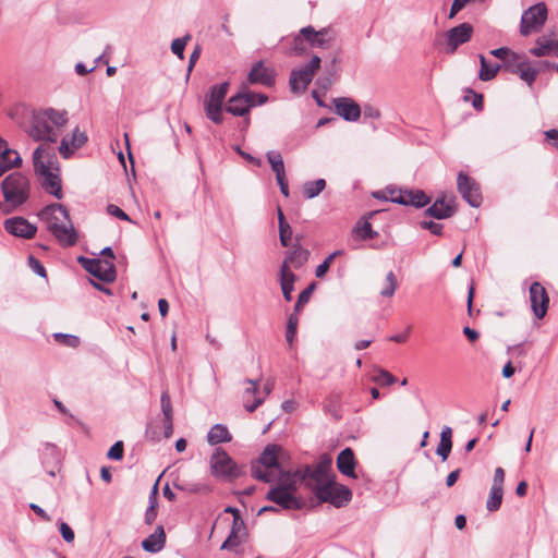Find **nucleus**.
I'll use <instances>...</instances> for the list:
<instances>
[{
  "mask_svg": "<svg viewBox=\"0 0 558 558\" xmlns=\"http://www.w3.org/2000/svg\"><path fill=\"white\" fill-rule=\"evenodd\" d=\"M33 165L35 173L41 178V186L44 190L58 199H61L63 194L54 149L46 145L38 146L33 153Z\"/></svg>",
  "mask_w": 558,
  "mask_h": 558,
  "instance_id": "1",
  "label": "nucleus"
},
{
  "mask_svg": "<svg viewBox=\"0 0 558 558\" xmlns=\"http://www.w3.org/2000/svg\"><path fill=\"white\" fill-rule=\"evenodd\" d=\"M38 217L47 225L48 230L60 245L69 247L76 244L77 232L65 206L62 204L48 205L39 211Z\"/></svg>",
  "mask_w": 558,
  "mask_h": 558,
  "instance_id": "2",
  "label": "nucleus"
},
{
  "mask_svg": "<svg viewBox=\"0 0 558 558\" xmlns=\"http://www.w3.org/2000/svg\"><path fill=\"white\" fill-rule=\"evenodd\" d=\"M66 111H59L50 108L33 116L31 125L27 129V134L34 141L54 143L60 135L61 129L66 124Z\"/></svg>",
  "mask_w": 558,
  "mask_h": 558,
  "instance_id": "3",
  "label": "nucleus"
},
{
  "mask_svg": "<svg viewBox=\"0 0 558 558\" xmlns=\"http://www.w3.org/2000/svg\"><path fill=\"white\" fill-rule=\"evenodd\" d=\"M1 191L5 202L17 209L29 198L31 181L22 172H13L1 182Z\"/></svg>",
  "mask_w": 558,
  "mask_h": 558,
  "instance_id": "4",
  "label": "nucleus"
},
{
  "mask_svg": "<svg viewBox=\"0 0 558 558\" xmlns=\"http://www.w3.org/2000/svg\"><path fill=\"white\" fill-rule=\"evenodd\" d=\"M331 463V457L324 453L319 457L318 462L315 465H304L302 469H298L296 475L304 480V484L307 488L313 489L316 486L335 478V475L330 474Z\"/></svg>",
  "mask_w": 558,
  "mask_h": 558,
  "instance_id": "5",
  "label": "nucleus"
},
{
  "mask_svg": "<svg viewBox=\"0 0 558 558\" xmlns=\"http://www.w3.org/2000/svg\"><path fill=\"white\" fill-rule=\"evenodd\" d=\"M316 498L322 502H329L336 508L347 506L352 499L349 487L337 484L335 478L327 481L312 489Z\"/></svg>",
  "mask_w": 558,
  "mask_h": 558,
  "instance_id": "6",
  "label": "nucleus"
},
{
  "mask_svg": "<svg viewBox=\"0 0 558 558\" xmlns=\"http://www.w3.org/2000/svg\"><path fill=\"white\" fill-rule=\"evenodd\" d=\"M210 470L215 477L225 481H233L244 474L243 466H239L221 448H217L211 454Z\"/></svg>",
  "mask_w": 558,
  "mask_h": 558,
  "instance_id": "7",
  "label": "nucleus"
},
{
  "mask_svg": "<svg viewBox=\"0 0 558 558\" xmlns=\"http://www.w3.org/2000/svg\"><path fill=\"white\" fill-rule=\"evenodd\" d=\"M267 99L265 94L254 93L244 87L242 92L229 99L227 111L233 116L242 117L248 113L252 107L263 105Z\"/></svg>",
  "mask_w": 558,
  "mask_h": 558,
  "instance_id": "8",
  "label": "nucleus"
},
{
  "mask_svg": "<svg viewBox=\"0 0 558 558\" xmlns=\"http://www.w3.org/2000/svg\"><path fill=\"white\" fill-rule=\"evenodd\" d=\"M547 20V8L544 2H538L527 10L521 16L520 34L529 36L542 29Z\"/></svg>",
  "mask_w": 558,
  "mask_h": 558,
  "instance_id": "9",
  "label": "nucleus"
},
{
  "mask_svg": "<svg viewBox=\"0 0 558 558\" xmlns=\"http://www.w3.org/2000/svg\"><path fill=\"white\" fill-rule=\"evenodd\" d=\"M322 60L314 56L311 61L299 70H293L290 75V88L293 93L304 92L312 82L315 73L320 68Z\"/></svg>",
  "mask_w": 558,
  "mask_h": 558,
  "instance_id": "10",
  "label": "nucleus"
},
{
  "mask_svg": "<svg viewBox=\"0 0 558 558\" xmlns=\"http://www.w3.org/2000/svg\"><path fill=\"white\" fill-rule=\"evenodd\" d=\"M472 34L473 26L470 23H462L448 29L445 33L444 41L438 43V45L444 46V51L451 54L454 53L461 45L470 41Z\"/></svg>",
  "mask_w": 558,
  "mask_h": 558,
  "instance_id": "11",
  "label": "nucleus"
},
{
  "mask_svg": "<svg viewBox=\"0 0 558 558\" xmlns=\"http://www.w3.org/2000/svg\"><path fill=\"white\" fill-rule=\"evenodd\" d=\"M78 262L86 271L99 280L104 282H112L116 280V268L111 260L80 257Z\"/></svg>",
  "mask_w": 558,
  "mask_h": 558,
  "instance_id": "12",
  "label": "nucleus"
},
{
  "mask_svg": "<svg viewBox=\"0 0 558 558\" xmlns=\"http://www.w3.org/2000/svg\"><path fill=\"white\" fill-rule=\"evenodd\" d=\"M504 70L512 74H518L529 86L534 83L537 74L539 73L538 69L531 66L525 56L517 52L513 54V60L511 58L507 61Z\"/></svg>",
  "mask_w": 558,
  "mask_h": 558,
  "instance_id": "13",
  "label": "nucleus"
},
{
  "mask_svg": "<svg viewBox=\"0 0 558 558\" xmlns=\"http://www.w3.org/2000/svg\"><path fill=\"white\" fill-rule=\"evenodd\" d=\"M301 35L311 47L320 49L330 48L337 36L336 32L330 27L316 31L311 25L301 28Z\"/></svg>",
  "mask_w": 558,
  "mask_h": 558,
  "instance_id": "14",
  "label": "nucleus"
},
{
  "mask_svg": "<svg viewBox=\"0 0 558 558\" xmlns=\"http://www.w3.org/2000/svg\"><path fill=\"white\" fill-rule=\"evenodd\" d=\"M457 184L459 193L468 204L472 207H478L481 205L482 194L480 185L473 178L460 172L458 174Z\"/></svg>",
  "mask_w": 558,
  "mask_h": 558,
  "instance_id": "15",
  "label": "nucleus"
},
{
  "mask_svg": "<svg viewBox=\"0 0 558 558\" xmlns=\"http://www.w3.org/2000/svg\"><path fill=\"white\" fill-rule=\"evenodd\" d=\"M266 499L272 501L284 510H299L302 508V501L295 497L292 492H288L284 486H274L266 495Z\"/></svg>",
  "mask_w": 558,
  "mask_h": 558,
  "instance_id": "16",
  "label": "nucleus"
},
{
  "mask_svg": "<svg viewBox=\"0 0 558 558\" xmlns=\"http://www.w3.org/2000/svg\"><path fill=\"white\" fill-rule=\"evenodd\" d=\"M4 229L8 233L23 239H32L37 232V227L24 217H12L4 221Z\"/></svg>",
  "mask_w": 558,
  "mask_h": 558,
  "instance_id": "17",
  "label": "nucleus"
},
{
  "mask_svg": "<svg viewBox=\"0 0 558 558\" xmlns=\"http://www.w3.org/2000/svg\"><path fill=\"white\" fill-rule=\"evenodd\" d=\"M504 482L505 471L502 468L498 466L495 470L493 485L486 501V508L488 511H497L500 508L504 495Z\"/></svg>",
  "mask_w": 558,
  "mask_h": 558,
  "instance_id": "18",
  "label": "nucleus"
},
{
  "mask_svg": "<svg viewBox=\"0 0 558 558\" xmlns=\"http://www.w3.org/2000/svg\"><path fill=\"white\" fill-rule=\"evenodd\" d=\"M530 301L534 315L541 319L548 308V295L545 288L539 282H533L530 287Z\"/></svg>",
  "mask_w": 558,
  "mask_h": 558,
  "instance_id": "19",
  "label": "nucleus"
},
{
  "mask_svg": "<svg viewBox=\"0 0 558 558\" xmlns=\"http://www.w3.org/2000/svg\"><path fill=\"white\" fill-rule=\"evenodd\" d=\"M244 384H246L247 387L242 393L243 407L246 411L252 413L264 403L265 397H260L258 380L245 379Z\"/></svg>",
  "mask_w": 558,
  "mask_h": 558,
  "instance_id": "20",
  "label": "nucleus"
},
{
  "mask_svg": "<svg viewBox=\"0 0 558 558\" xmlns=\"http://www.w3.org/2000/svg\"><path fill=\"white\" fill-rule=\"evenodd\" d=\"M275 70L265 66L263 61H258L253 64L251 71L247 74V82L250 84H260L266 87H270L275 84Z\"/></svg>",
  "mask_w": 558,
  "mask_h": 558,
  "instance_id": "21",
  "label": "nucleus"
},
{
  "mask_svg": "<svg viewBox=\"0 0 558 558\" xmlns=\"http://www.w3.org/2000/svg\"><path fill=\"white\" fill-rule=\"evenodd\" d=\"M391 202L401 204V205H412L417 208L426 206L430 199L429 197L420 190L416 191H399L391 192Z\"/></svg>",
  "mask_w": 558,
  "mask_h": 558,
  "instance_id": "22",
  "label": "nucleus"
},
{
  "mask_svg": "<svg viewBox=\"0 0 558 558\" xmlns=\"http://www.w3.org/2000/svg\"><path fill=\"white\" fill-rule=\"evenodd\" d=\"M247 532L243 519H233L231 531L227 539L222 543L220 549L234 550L246 539Z\"/></svg>",
  "mask_w": 558,
  "mask_h": 558,
  "instance_id": "23",
  "label": "nucleus"
},
{
  "mask_svg": "<svg viewBox=\"0 0 558 558\" xmlns=\"http://www.w3.org/2000/svg\"><path fill=\"white\" fill-rule=\"evenodd\" d=\"M336 112L345 121H356L361 116L360 106L351 98L335 99Z\"/></svg>",
  "mask_w": 558,
  "mask_h": 558,
  "instance_id": "24",
  "label": "nucleus"
},
{
  "mask_svg": "<svg viewBox=\"0 0 558 558\" xmlns=\"http://www.w3.org/2000/svg\"><path fill=\"white\" fill-rule=\"evenodd\" d=\"M355 465L354 451L349 447L341 450L337 457V469L339 472L348 477L356 478Z\"/></svg>",
  "mask_w": 558,
  "mask_h": 558,
  "instance_id": "25",
  "label": "nucleus"
},
{
  "mask_svg": "<svg viewBox=\"0 0 558 558\" xmlns=\"http://www.w3.org/2000/svg\"><path fill=\"white\" fill-rule=\"evenodd\" d=\"M166 545V533L162 525H158L153 534L142 542V548L147 553H158Z\"/></svg>",
  "mask_w": 558,
  "mask_h": 558,
  "instance_id": "26",
  "label": "nucleus"
},
{
  "mask_svg": "<svg viewBox=\"0 0 558 558\" xmlns=\"http://www.w3.org/2000/svg\"><path fill=\"white\" fill-rule=\"evenodd\" d=\"M308 250L295 246L291 252H289L281 266H287V270H291V267L299 269L308 260Z\"/></svg>",
  "mask_w": 558,
  "mask_h": 558,
  "instance_id": "27",
  "label": "nucleus"
},
{
  "mask_svg": "<svg viewBox=\"0 0 558 558\" xmlns=\"http://www.w3.org/2000/svg\"><path fill=\"white\" fill-rule=\"evenodd\" d=\"M295 280L296 276L291 270H287V266L280 267V286L283 298L288 302L292 299L291 293L294 289Z\"/></svg>",
  "mask_w": 558,
  "mask_h": 558,
  "instance_id": "28",
  "label": "nucleus"
},
{
  "mask_svg": "<svg viewBox=\"0 0 558 558\" xmlns=\"http://www.w3.org/2000/svg\"><path fill=\"white\" fill-rule=\"evenodd\" d=\"M280 447L277 445H268L258 458V462L265 466V469H279L278 463V451Z\"/></svg>",
  "mask_w": 558,
  "mask_h": 558,
  "instance_id": "29",
  "label": "nucleus"
},
{
  "mask_svg": "<svg viewBox=\"0 0 558 558\" xmlns=\"http://www.w3.org/2000/svg\"><path fill=\"white\" fill-rule=\"evenodd\" d=\"M454 209L450 205L446 204L444 198L437 199L430 207L425 211L426 215L436 219H446L453 215Z\"/></svg>",
  "mask_w": 558,
  "mask_h": 558,
  "instance_id": "30",
  "label": "nucleus"
},
{
  "mask_svg": "<svg viewBox=\"0 0 558 558\" xmlns=\"http://www.w3.org/2000/svg\"><path fill=\"white\" fill-rule=\"evenodd\" d=\"M0 161L5 163H12V168L19 167L22 162L20 154L11 149L5 140L0 137Z\"/></svg>",
  "mask_w": 558,
  "mask_h": 558,
  "instance_id": "31",
  "label": "nucleus"
},
{
  "mask_svg": "<svg viewBox=\"0 0 558 558\" xmlns=\"http://www.w3.org/2000/svg\"><path fill=\"white\" fill-rule=\"evenodd\" d=\"M352 235L361 241H365L378 236V232L373 230L368 220L362 219L353 228Z\"/></svg>",
  "mask_w": 558,
  "mask_h": 558,
  "instance_id": "32",
  "label": "nucleus"
},
{
  "mask_svg": "<svg viewBox=\"0 0 558 558\" xmlns=\"http://www.w3.org/2000/svg\"><path fill=\"white\" fill-rule=\"evenodd\" d=\"M231 435L228 428L222 424L214 425L207 435V441L210 445H217L221 442H228L231 440Z\"/></svg>",
  "mask_w": 558,
  "mask_h": 558,
  "instance_id": "33",
  "label": "nucleus"
},
{
  "mask_svg": "<svg viewBox=\"0 0 558 558\" xmlns=\"http://www.w3.org/2000/svg\"><path fill=\"white\" fill-rule=\"evenodd\" d=\"M229 83L223 82L219 85H214L209 95L205 98V104L222 106V102L228 94Z\"/></svg>",
  "mask_w": 558,
  "mask_h": 558,
  "instance_id": "34",
  "label": "nucleus"
},
{
  "mask_svg": "<svg viewBox=\"0 0 558 558\" xmlns=\"http://www.w3.org/2000/svg\"><path fill=\"white\" fill-rule=\"evenodd\" d=\"M296 474H298V470L294 471L293 473H291V472H286V471L279 469V476H278L279 482L276 486H284L288 489V492H292V494H294L296 490V483L298 482L304 483V480L301 478Z\"/></svg>",
  "mask_w": 558,
  "mask_h": 558,
  "instance_id": "35",
  "label": "nucleus"
},
{
  "mask_svg": "<svg viewBox=\"0 0 558 558\" xmlns=\"http://www.w3.org/2000/svg\"><path fill=\"white\" fill-rule=\"evenodd\" d=\"M478 59H480V63H481L478 78L483 82H488V81L493 80L497 75L499 70L501 69V65L500 64H495V65L489 64L483 54H478Z\"/></svg>",
  "mask_w": 558,
  "mask_h": 558,
  "instance_id": "36",
  "label": "nucleus"
},
{
  "mask_svg": "<svg viewBox=\"0 0 558 558\" xmlns=\"http://www.w3.org/2000/svg\"><path fill=\"white\" fill-rule=\"evenodd\" d=\"M554 40L547 36H541L536 39V46L530 49V53L535 57L551 56V46Z\"/></svg>",
  "mask_w": 558,
  "mask_h": 558,
  "instance_id": "37",
  "label": "nucleus"
},
{
  "mask_svg": "<svg viewBox=\"0 0 558 558\" xmlns=\"http://www.w3.org/2000/svg\"><path fill=\"white\" fill-rule=\"evenodd\" d=\"M278 223H279V239L282 246H288L292 235V229L287 222L284 215L280 207H278Z\"/></svg>",
  "mask_w": 558,
  "mask_h": 558,
  "instance_id": "38",
  "label": "nucleus"
},
{
  "mask_svg": "<svg viewBox=\"0 0 558 558\" xmlns=\"http://www.w3.org/2000/svg\"><path fill=\"white\" fill-rule=\"evenodd\" d=\"M267 159L271 166V170L276 174V180H280V178L286 177L284 163L280 153L269 151L267 154Z\"/></svg>",
  "mask_w": 558,
  "mask_h": 558,
  "instance_id": "39",
  "label": "nucleus"
},
{
  "mask_svg": "<svg viewBox=\"0 0 558 558\" xmlns=\"http://www.w3.org/2000/svg\"><path fill=\"white\" fill-rule=\"evenodd\" d=\"M268 469H265L263 464H260L258 461H255L252 463L251 473L252 476L258 481L265 482V483H271L277 477L274 474V471H267Z\"/></svg>",
  "mask_w": 558,
  "mask_h": 558,
  "instance_id": "40",
  "label": "nucleus"
},
{
  "mask_svg": "<svg viewBox=\"0 0 558 558\" xmlns=\"http://www.w3.org/2000/svg\"><path fill=\"white\" fill-rule=\"evenodd\" d=\"M326 187V181L324 179H317L308 181L303 184V192L306 198H314L318 196Z\"/></svg>",
  "mask_w": 558,
  "mask_h": 558,
  "instance_id": "41",
  "label": "nucleus"
},
{
  "mask_svg": "<svg viewBox=\"0 0 558 558\" xmlns=\"http://www.w3.org/2000/svg\"><path fill=\"white\" fill-rule=\"evenodd\" d=\"M157 485L158 482H156L153 487L151 494L149 496V506L145 512V523L149 525L156 520L157 517Z\"/></svg>",
  "mask_w": 558,
  "mask_h": 558,
  "instance_id": "42",
  "label": "nucleus"
},
{
  "mask_svg": "<svg viewBox=\"0 0 558 558\" xmlns=\"http://www.w3.org/2000/svg\"><path fill=\"white\" fill-rule=\"evenodd\" d=\"M398 287L397 278L393 271H389L385 279V287L380 290V295L384 298L393 296Z\"/></svg>",
  "mask_w": 558,
  "mask_h": 558,
  "instance_id": "43",
  "label": "nucleus"
},
{
  "mask_svg": "<svg viewBox=\"0 0 558 558\" xmlns=\"http://www.w3.org/2000/svg\"><path fill=\"white\" fill-rule=\"evenodd\" d=\"M174 487L191 494L195 493H208L209 486L201 483H174Z\"/></svg>",
  "mask_w": 558,
  "mask_h": 558,
  "instance_id": "44",
  "label": "nucleus"
},
{
  "mask_svg": "<svg viewBox=\"0 0 558 558\" xmlns=\"http://www.w3.org/2000/svg\"><path fill=\"white\" fill-rule=\"evenodd\" d=\"M206 117L214 123H221L223 120L222 106L205 104Z\"/></svg>",
  "mask_w": 558,
  "mask_h": 558,
  "instance_id": "45",
  "label": "nucleus"
},
{
  "mask_svg": "<svg viewBox=\"0 0 558 558\" xmlns=\"http://www.w3.org/2000/svg\"><path fill=\"white\" fill-rule=\"evenodd\" d=\"M161 411L163 414V421H169V418H173V409L171 404V399L168 391H163L160 397Z\"/></svg>",
  "mask_w": 558,
  "mask_h": 558,
  "instance_id": "46",
  "label": "nucleus"
},
{
  "mask_svg": "<svg viewBox=\"0 0 558 558\" xmlns=\"http://www.w3.org/2000/svg\"><path fill=\"white\" fill-rule=\"evenodd\" d=\"M372 380L383 386H390L396 383V377L389 372L380 368L372 377Z\"/></svg>",
  "mask_w": 558,
  "mask_h": 558,
  "instance_id": "47",
  "label": "nucleus"
},
{
  "mask_svg": "<svg viewBox=\"0 0 558 558\" xmlns=\"http://www.w3.org/2000/svg\"><path fill=\"white\" fill-rule=\"evenodd\" d=\"M53 337L59 343L64 344L70 348H76L80 344V338L74 335L58 332V333H54Z\"/></svg>",
  "mask_w": 558,
  "mask_h": 558,
  "instance_id": "48",
  "label": "nucleus"
},
{
  "mask_svg": "<svg viewBox=\"0 0 558 558\" xmlns=\"http://www.w3.org/2000/svg\"><path fill=\"white\" fill-rule=\"evenodd\" d=\"M298 323L299 319L295 313L288 317L286 338L290 344L293 342L294 336L296 333Z\"/></svg>",
  "mask_w": 558,
  "mask_h": 558,
  "instance_id": "49",
  "label": "nucleus"
},
{
  "mask_svg": "<svg viewBox=\"0 0 558 558\" xmlns=\"http://www.w3.org/2000/svg\"><path fill=\"white\" fill-rule=\"evenodd\" d=\"M189 39H190V35H186L185 37H182V38H175L171 44L172 53L178 56L180 59H183L184 58V48H185Z\"/></svg>",
  "mask_w": 558,
  "mask_h": 558,
  "instance_id": "50",
  "label": "nucleus"
},
{
  "mask_svg": "<svg viewBox=\"0 0 558 558\" xmlns=\"http://www.w3.org/2000/svg\"><path fill=\"white\" fill-rule=\"evenodd\" d=\"M305 41L306 40L301 35V31H300L299 34L295 35L292 39L291 48H290L291 53L303 54L306 51Z\"/></svg>",
  "mask_w": 558,
  "mask_h": 558,
  "instance_id": "51",
  "label": "nucleus"
},
{
  "mask_svg": "<svg viewBox=\"0 0 558 558\" xmlns=\"http://www.w3.org/2000/svg\"><path fill=\"white\" fill-rule=\"evenodd\" d=\"M514 53H515L514 51L510 50L507 47H500V48L490 50L492 56L500 59L504 62V64H502L504 69L506 68L507 61L510 60L511 58L513 59Z\"/></svg>",
  "mask_w": 558,
  "mask_h": 558,
  "instance_id": "52",
  "label": "nucleus"
},
{
  "mask_svg": "<svg viewBox=\"0 0 558 558\" xmlns=\"http://www.w3.org/2000/svg\"><path fill=\"white\" fill-rule=\"evenodd\" d=\"M87 141V135L85 132H81L78 129H75L70 136V143L73 148L77 149L82 147Z\"/></svg>",
  "mask_w": 558,
  "mask_h": 558,
  "instance_id": "53",
  "label": "nucleus"
},
{
  "mask_svg": "<svg viewBox=\"0 0 558 558\" xmlns=\"http://www.w3.org/2000/svg\"><path fill=\"white\" fill-rule=\"evenodd\" d=\"M314 288H315V283H312L299 294V298H298V301H296V304L294 307L295 312H298L301 306H303L304 304H306L310 301V298L313 293Z\"/></svg>",
  "mask_w": 558,
  "mask_h": 558,
  "instance_id": "54",
  "label": "nucleus"
},
{
  "mask_svg": "<svg viewBox=\"0 0 558 558\" xmlns=\"http://www.w3.org/2000/svg\"><path fill=\"white\" fill-rule=\"evenodd\" d=\"M107 457L111 460H121L123 458V442L117 441L113 444L107 452Z\"/></svg>",
  "mask_w": 558,
  "mask_h": 558,
  "instance_id": "55",
  "label": "nucleus"
},
{
  "mask_svg": "<svg viewBox=\"0 0 558 558\" xmlns=\"http://www.w3.org/2000/svg\"><path fill=\"white\" fill-rule=\"evenodd\" d=\"M74 150H75V148H73V146H71V143H70V135L64 136L61 140V143L59 146V153L61 154V156L64 158H69L73 154Z\"/></svg>",
  "mask_w": 558,
  "mask_h": 558,
  "instance_id": "56",
  "label": "nucleus"
},
{
  "mask_svg": "<svg viewBox=\"0 0 558 558\" xmlns=\"http://www.w3.org/2000/svg\"><path fill=\"white\" fill-rule=\"evenodd\" d=\"M28 265L32 268L34 272H36L38 276L45 278L47 276L46 269L44 265L34 256L28 257Z\"/></svg>",
  "mask_w": 558,
  "mask_h": 558,
  "instance_id": "57",
  "label": "nucleus"
},
{
  "mask_svg": "<svg viewBox=\"0 0 558 558\" xmlns=\"http://www.w3.org/2000/svg\"><path fill=\"white\" fill-rule=\"evenodd\" d=\"M107 213L118 219L131 221V218L117 205L110 204L107 206Z\"/></svg>",
  "mask_w": 558,
  "mask_h": 558,
  "instance_id": "58",
  "label": "nucleus"
},
{
  "mask_svg": "<svg viewBox=\"0 0 558 558\" xmlns=\"http://www.w3.org/2000/svg\"><path fill=\"white\" fill-rule=\"evenodd\" d=\"M422 229L429 230L435 235H440L442 231V225L434 221L423 220L420 222Z\"/></svg>",
  "mask_w": 558,
  "mask_h": 558,
  "instance_id": "59",
  "label": "nucleus"
},
{
  "mask_svg": "<svg viewBox=\"0 0 558 558\" xmlns=\"http://www.w3.org/2000/svg\"><path fill=\"white\" fill-rule=\"evenodd\" d=\"M451 449L452 442L440 441L436 449V453L441 458L442 461H446L451 452Z\"/></svg>",
  "mask_w": 558,
  "mask_h": 558,
  "instance_id": "60",
  "label": "nucleus"
},
{
  "mask_svg": "<svg viewBox=\"0 0 558 558\" xmlns=\"http://www.w3.org/2000/svg\"><path fill=\"white\" fill-rule=\"evenodd\" d=\"M60 532H61V535L63 537V539L66 542V543H71L74 541V532L73 530L70 527L69 524L62 522L60 524Z\"/></svg>",
  "mask_w": 558,
  "mask_h": 558,
  "instance_id": "61",
  "label": "nucleus"
},
{
  "mask_svg": "<svg viewBox=\"0 0 558 558\" xmlns=\"http://www.w3.org/2000/svg\"><path fill=\"white\" fill-rule=\"evenodd\" d=\"M331 263H332L331 258H329L327 256L324 259V262L317 266V268L315 270V276L317 278H323L326 275V272L329 270Z\"/></svg>",
  "mask_w": 558,
  "mask_h": 558,
  "instance_id": "62",
  "label": "nucleus"
},
{
  "mask_svg": "<svg viewBox=\"0 0 558 558\" xmlns=\"http://www.w3.org/2000/svg\"><path fill=\"white\" fill-rule=\"evenodd\" d=\"M363 114L365 119H378L380 117V112L377 108L372 106H365L363 110Z\"/></svg>",
  "mask_w": 558,
  "mask_h": 558,
  "instance_id": "63",
  "label": "nucleus"
},
{
  "mask_svg": "<svg viewBox=\"0 0 558 558\" xmlns=\"http://www.w3.org/2000/svg\"><path fill=\"white\" fill-rule=\"evenodd\" d=\"M545 136L547 140H554V146L558 149V131L555 129L548 130L545 132Z\"/></svg>",
  "mask_w": 558,
  "mask_h": 558,
  "instance_id": "64",
  "label": "nucleus"
}]
</instances>
